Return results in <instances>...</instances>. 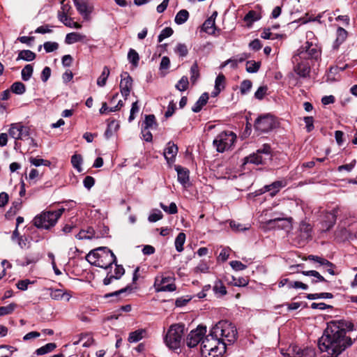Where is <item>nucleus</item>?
I'll return each mask as SVG.
<instances>
[{"mask_svg": "<svg viewBox=\"0 0 357 357\" xmlns=\"http://www.w3.org/2000/svg\"><path fill=\"white\" fill-rule=\"evenodd\" d=\"M18 245L22 248H29L30 243L28 241L27 237L25 236H22L19 237L17 240Z\"/></svg>", "mask_w": 357, "mask_h": 357, "instance_id": "59", "label": "nucleus"}, {"mask_svg": "<svg viewBox=\"0 0 357 357\" xmlns=\"http://www.w3.org/2000/svg\"><path fill=\"white\" fill-rule=\"evenodd\" d=\"M304 121L306 126L307 132H310L314 129V120L312 116H306L304 118Z\"/></svg>", "mask_w": 357, "mask_h": 357, "instance_id": "63", "label": "nucleus"}, {"mask_svg": "<svg viewBox=\"0 0 357 357\" xmlns=\"http://www.w3.org/2000/svg\"><path fill=\"white\" fill-rule=\"evenodd\" d=\"M236 326L230 321L221 320L211 328V335L217 336L226 344L233 343L237 338Z\"/></svg>", "mask_w": 357, "mask_h": 357, "instance_id": "3", "label": "nucleus"}, {"mask_svg": "<svg viewBox=\"0 0 357 357\" xmlns=\"http://www.w3.org/2000/svg\"><path fill=\"white\" fill-rule=\"evenodd\" d=\"M268 87L266 86H261L259 87L257 91L255 93V98L258 100H262L265 96Z\"/></svg>", "mask_w": 357, "mask_h": 357, "instance_id": "55", "label": "nucleus"}, {"mask_svg": "<svg viewBox=\"0 0 357 357\" xmlns=\"http://www.w3.org/2000/svg\"><path fill=\"white\" fill-rule=\"evenodd\" d=\"M51 75V69L50 67L46 66L43 68L41 73V79L43 82H46Z\"/></svg>", "mask_w": 357, "mask_h": 357, "instance_id": "64", "label": "nucleus"}, {"mask_svg": "<svg viewBox=\"0 0 357 357\" xmlns=\"http://www.w3.org/2000/svg\"><path fill=\"white\" fill-rule=\"evenodd\" d=\"M86 260L91 265L105 269L116 263L115 255L107 247H100L91 250L86 255Z\"/></svg>", "mask_w": 357, "mask_h": 357, "instance_id": "1", "label": "nucleus"}, {"mask_svg": "<svg viewBox=\"0 0 357 357\" xmlns=\"http://www.w3.org/2000/svg\"><path fill=\"white\" fill-rule=\"evenodd\" d=\"M338 208H335L331 211L325 215V220L322 222V227L324 231H328L335 224Z\"/></svg>", "mask_w": 357, "mask_h": 357, "instance_id": "16", "label": "nucleus"}, {"mask_svg": "<svg viewBox=\"0 0 357 357\" xmlns=\"http://www.w3.org/2000/svg\"><path fill=\"white\" fill-rule=\"evenodd\" d=\"M146 335L145 329H138L130 333L128 340L129 342H137L144 338Z\"/></svg>", "mask_w": 357, "mask_h": 357, "instance_id": "24", "label": "nucleus"}, {"mask_svg": "<svg viewBox=\"0 0 357 357\" xmlns=\"http://www.w3.org/2000/svg\"><path fill=\"white\" fill-rule=\"evenodd\" d=\"M301 236L304 240H309L312 238V227L310 224L302 221L299 227Z\"/></svg>", "mask_w": 357, "mask_h": 357, "instance_id": "22", "label": "nucleus"}, {"mask_svg": "<svg viewBox=\"0 0 357 357\" xmlns=\"http://www.w3.org/2000/svg\"><path fill=\"white\" fill-rule=\"evenodd\" d=\"M160 206L164 211L169 214H176L178 212L176 204L174 202H172L169 206L162 203H160Z\"/></svg>", "mask_w": 357, "mask_h": 357, "instance_id": "46", "label": "nucleus"}, {"mask_svg": "<svg viewBox=\"0 0 357 357\" xmlns=\"http://www.w3.org/2000/svg\"><path fill=\"white\" fill-rule=\"evenodd\" d=\"M175 170L177 172L178 181L185 187L189 181V171L180 165L175 166Z\"/></svg>", "mask_w": 357, "mask_h": 357, "instance_id": "21", "label": "nucleus"}, {"mask_svg": "<svg viewBox=\"0 0 357 357\" xmlns=\"http://www.w3.org/2000/svg\"><path fill=\"white\" fill-rule=\"evenodd\" d=\"M95 237V231L93 228L89 227L86 230H81L77 235V239H91Z\"/></svg>", "mask_w": 357, "mask_h": 357, "instance_id": "29", "label": "nucleus"}, {"mask_svg": "<svg viewBox=\"0 0 357 357\" xmlns=\"http://www.w3.org/2000/svg\"><path fill=\"white\" fill-rule=\"evenodd\" d=\"M33 72V66L31 64L26 65L22 70L21 75L22 80L26 82L30 79Z\"/></svg>", "mask_w": 357, "mask_h": 357, "instance_id": "34", "label": "nucleus"}, {"mask_svg": "<svg viewBox=\"0 0 357 357\" xmlns=\"http://www.w3.org/2000/svg\"><path fill=\"white\" fill-rule=\"evenodd\" d=\"M189 85L188 79L186 76H183L181 79L176 84L175 87L180 91H185Z\"/></svg>", "mask_w": 357, "mask_h": 357, "instance_id": "42", "label": "nucleus"}, {"mask_svg": "<svg viewBox=\"0 0 357 357\" xmlns=\"http://www.w3.org/2000/svg\"><path fill=\"white\" fill-rule=\"evenodd\" d=\"M277 122L274 116L267 114L259 116L255 122V128L260 132H268L276 127Z\"/></svg>", "mask_w": 357, "mask_h": 357, "instance_id": "8", "label": "nucleus"}, {"mask_svg": "<svg viewBox=\"0 0 357 357\" xmlns=\"http://www.w3.org/2000/svg\"><path fill=\"white\" fill-rule=\"evenodd\" d=\"M8 133L9 135L15 140H23L29 138V128L24 126L22 123H12Z\"/></svg>", "mask_w": 357, "mask_h": 357, "instance_id": "11", "label": "nucleus"}, {"mask_svg": "<svg viewBox=\"0 0 357 357\" xmlns=\"http://www.w3.org/2000/svg\"><path fill=\"white\" fill-rule=\"evenodd\" d=\"M146 130L153 128L156 125L155 117L153 114L146 115L144 122Z\"/></svg>", "mask_w": 357, "mask_h": 357, "instance_id": "45", "label": "nucleus"}, {"mask_svg": "<svg viewBox=\"0 0 357 357\" xmlns=\"http://www.w3.org/2000/svg\"><path fill=\"white\" fill-rule=\"evenodd\" d=\"M208 100V95L207 93H204L199 98L198 100L195 102L194 106L192 107V110L194 112H199L202 107L207 103Z\"/></svg>", "mask_w": 357, "mask_h": 357, "instance_id": "26", "label": "nucleus"}, {"mask_svg": "<svg viewBox=\"0 0 357 357\" xmlns=\"http://www.w3.org/2000/svg\"><path fill=\"white\" fill-rule=\"evenodd\" d=\"M303 59H298V61L292 62L295 63L294 71L301 77H306L309 75L310 72V65L307 62L302 61Z\"/></svg>", "mask_w": 357, "mask_h": 357, "instance_id": "17", "label": "nucleus"}, {"mask_svg": "<svg viewBox=\"0 0 357 357\" xmlns=\"http://www.w3.org/2000/svg\"><path fill=\"white\" fill-rule=\"evenodd\" d=\"M287 185L286 180L277 181L270 185H265L261 190V193L270 192V195L274 197L280 190L281 188Z\"/></svg>", "mask_w": 357, "mask_h": 357, "instance_id": "15", "label": "nucleus"}, {"mask_svg": "<svg viewBox=\"0 0 357 357\" xmlns=\"http://www.w3.org/2000/svg\"><path fill=\"white\" fill-rule=\"evenodd\" d=\"M267 158L260 155L257 151L244 158L243 164L252 163L255 165H263L266 163Z\"/></svg>", "mask_w": 357, "mask_h": 357, "instance_id": "20", "label": "nucleus"}, {"mask_svg": "<svg viewBox=\"0 0 357 357\" xmlns=\"http://www.w3.org/2000/svg\"><path fill=\"white\" fill-rule=\"evenodd\" d=\"M184 332V324H172L168 329L164 341L170 349H177L180 347Z\"/></svg>", "mask_w": 357, "mask_h": 357, "instance_id": "5", "label": "nucleus"}, {"mask_svg": "<svg viewBox=\"0 0 357 357\" xmlns=\"http://www.w3.org/2000/svg\"><path fill=\"white\" fill-rule=\"evenodd\" d=\"M202 30L208 33L213 34L215 31V22L213 21V18H208L205 20L202 25Z\"/></svg>", "mask_w": 357, "mask_h": 357, "instance_id": "28", "label": "nucleus"}, {"mask_svg": "<svg viewBox=\"0 0 357 357\" xmlns=\"http://www.w3.org/2000/svg\"><path fill=\"white\" fill-rule=\"evenodd\" d=\"M10 89L13 93L21 95L25 92L26 86L22 82H16L11 85Z\"/></svg>", "mask_w": 357, "mask_h": 357, "instance_id": "35", "label": "nucleus"}, {"mask_svg": "<svg viewBox=\"0 0 357 357\" xmlns=\"http://www.w3.org/2000/svg\"><path fill=\"white\" fill-rule=\"evenodd\" d=\"M178 150V146L174 143L172 142L167 143L164 151V156L169 164L174 162Z\"/></svg>", "mask_w": 357, "mask_h": 357, "instance_id": "18", "label": "nucleus"}, {"mask_svg": "<svg viewBox=\"0 0 357 357\" xmlns=\"http://www.w3.org/2000/svg\"><path fill=\"white\" fill-rule=\"evenodd\" d=\"M227 344L210 333L202 340L200 354L202 357H222L226 351Z\"/></svg>", "mask_w": 357, "mask_h": 357, "instance_id": "2", "label": "nucleus"}, {"mask_svg": "<svg viewBox=\"0 0 357 357\" xmlns=\"http://www.w3.org/2000/svg\"><path fill=\"white\" fill-rule=\"evenodd\" d=\"M109 75V69L107 66H105L103 68V70L100 75V77L98 78L97 80V84L99 86H104L106 84L107 79Z\"/></svg>", "mask_w": 357, "mask_h": 357, "instance_id": "33", "label": "nucleus"}, {"mask_svg": "<svg viewBox=\"0 0 357 357\" xmlns=\"http://www.w3.org/2000/svg\"><path fill=\"white\" fill-rule=\"evenodd\" d=\"M225 77L222 74H220L215 79V87L220 90H223L225 88Z\"/></svg>", "mask_w": 357, "mask_h": 357, "instance_id": "54", "label": "nucleus"}, {"mask_svg": "<svg viewBox=\"0 0 357 357\" xmlns=\"http://www.w3.org/2000/svg\"><path fill=\"white\" fill-rule=\"evenodd\" d=\"M57 17L59 20L66 26H68V23L72 22L73 20L72 17L68 16V14L66 12L59 11Z\"/></svg>", "mask_w": 357, "mask_h": 357, "instance_id": "51", "label": "nucleus"}, {"mask_svg": "<svg viewBox=\"0 0 357 357\" xmlns=\"http://www.w3.org/2000/svg\"><path fill=\"white\" fill-rule=\"evenodd\" d=\"M73 2L78 13L84 20H89L93 10V5L90 0H73Z\"/></svg>", "mask_w": 357, "mask_h": 357, "instance_id": "12", "label": "nucleus"}, {"mask_svg": "<svg viewBox=\"0 0 357 357\" xmlns=\"http://www.w3.org/2000/svg\"><path fill=\"white\" fill-rule=\"evenodd\" d=\"M29 160L31 165L36 167H39L40 165L49 167L51 165L50 161L38 158H31Z\"/></svg>", "mask_w": 357, "mask_h": 357, "instance_id": "49", "label": "nucleus"}, {"mask_svg": "<svg viewBox=\"0 0 357 357\" xmlns=\"http://www.w3.org/2000/svg\"><path fill=\"white\" fill-rule=\"evenodd\" d=\"M174 51L181 57H185L188 54V49L185 44L178 43L176 46Z\"/></svg>", "mask_w": 357, "mask_h": 357, "instance_id": "43", "label": "nucleus"}, {"mask_svg": "<svg viewBox=\"0 0 357 357\" xmlns=\"http://www.w3.org/2000/svg\"><path fill=\"white\" fill-rule=\"evenodd\" d=\"M261 63L255 61H248L246 63V70L250 73H257L260 68Z\"/></svg>", "mask_w": 357, "mask_h": 357, "instance_id": "41", "label": "nucleus"}, {"mask_svg": "<svg viewBox=\"0 0 357 357\" xmlns=\"http://www.w3.org/2000/svg\"><path fill=\"white\" fill-rule=\"evenodd\" d=\"M206 333V326H199L196 329L192 330L188 335L186 338V344L190 348L195 347L201 341Z\"/></svg>", "mask_w": 357, "mask_h": 357, "instance_id": "10", "label": "nucleus"}, {"mask_svg": "<svg viewBox=\"0 0 357 357\" xmlns=\"http://www.w3.org/2000/svg\"><path fill=\"white\" fill-rule=\"evenodd\" d=\"M260 155H264L267 160L271 159V148L268 144H264L261 148L257 151Z\"/></svg>", "mask_w": 357, "mask_h": 357, "instance_id": "44", "label": "nucleus"}, {"mask_svg": "<svg viewBox=\"0 0 357 357\" xmlns=\"http://www.w3.org/2000/svg\"><path fill=\"white\" fill-rule=\"evenodd\" d=\"M125 273V270L123 266L117 265L116 264V267L114 269V273L112 274L114 277L115 280H119L121 278V276Z\"/></svg>", "mask_w": 357, "mask_h": 357, "instance_id": "58", "label": "nucleus"}, {"mask_svg": "<svg viewBox=\"0 0 357 357\" xmlns=\"http://www.w3.org/2000/svg\"><path fill=\"white\" fill-rule=\"evenodd\" d=\"M64 211V208H61L56 211L43 212L34 218L33 225L38 228L48 229L56 223Z\"/></svg>", "mask_w": 357, "mask_h": 357, "instance_id": "4", "label": "nucleus"}, {"mask_svg": "<svg viewBox=\"0 0 357 357\" xmlns=\"http://www.w3.org/2000/svg\"><path fill=\"white\" fill-rule=\"evenodd\" d=\"M236 139V135L231 131L222 132L213 142V146L219 153L229 150Z\"/></svg>", "mask_w": 357, "mask_h": 357, "instance_id": "6", "label": "nucleus"}, {"mask_svg": "<svg viewBox=\"0 0 357 357\" xmlns=\"http://www.w3.org/2000/svg\"><path fill=\"white\" fill-rule=\"evenodd\" d=\"M46 52H52L59 48V44L56 42H45L43 45Z\"/></svg>", "mask_w": 357, "mask_h": 357, "instance_id": "52", "label": "nucleus"}, {"mask_svg": "<svg viewBox=\"0 0 357 357\" xmlns=\"http://www.w3.org/2000/svg\"><path fill=\"white\" fill-rule=\"evenodd\" d=\"M85 38L84 36L77 32L69 33L66 36L65 43L68 45H71L79 41H82Z\"/></svg>", "mask_w": 357, "mask_h": 357, "instance_id": "27", "label": "nucleus"}, {"mask_svg": "<svg viewBox=\"0 0 357 357\" xmlns=\"http://www.w3.org/2000/svg\"><path fill=\"white\" fill-rule=\"evenodd\" d=\"M308 259L314 261L315 262L319 263L321 266L323 264L330 265V261L323 257L315 256V255H309Z\"/></svg>", "mask_w": 357, "mask_h": 357, "instance_id": "57", "label": "nucleus"}, {"mask_svg": "<svg viewBox=\"0 0 357 357\" xmlns=\"http://www.w3.org/2000/svg\"><path fill=\"white\" fill-rule=\"evenodd\" d=\"M252 86V83L250 80H249V79L243 80L241 82V86H240V91H241V94L245 95V94L248 93L250 91Z\"/></svg>", "mask_w": 357, "mask_h": 357, "instance_id": "48", "label": "nucleus"}, {"mask_svg": "<svg viewBox=\"0 0 357 357\" xmlns=\"http://www.w3.org/2000/svg\"><path fill=\"white\" fill-rule=\"evenodd\" d=\"M336 34L337 37L335 40V43H337V45H339L340 44H342L347 38V31L342 27H338L337 29Z\"/></svg>", "mask_w": 357, "mask_h": 357, "instance_id": "39", "label": "nucleus"}, {"mask_svg": "<svg viewBox=\"0 0 357 357\" xmlns=\"http://www.w3.org/2000/svg\"><path fill=\"white\" fill-rule=\"evenodd\" d=\"M36 54L29 50H21L18 53V56L16 59L17 61L24 60L26 61H31L36 59Z\"/></svg>", "mask_w": 357, "mask_h": 357, "instance_id": "25", "label": "nucleus"}, {"mask_svg": "<svg viewBox=\"0 0 357 357\" xmlns=\"http://www.w3.org/2000/svg\"><path fill=\"white\" fill-rule=\"evenodd\" d=\"M321 55V50L311 42H306L303 46L297 50V54L293 56L294 61L298 59H317Z\"/></svg>", "mask_w": 357, "mask_h": 357, "instance_id": "7", "label": "nucleus"}, {"mask_svg": "<svg viewBox=\"0 0 357 357\" xmlns=\"http://www.w3.org/2000/svg\"><path fill=\"white\" fill-rule=\"evenodd\" d=\"M259 17H257V13L254 10L249 11L244 17V20L245 22H253L257 21Z\"/></svg>", "mask_w": 357, "mask_h": 357, "instance_id": "60", "label": "nucleus"}, {"mask_svg": "<svg viewBox=\"0 0 357 357\" xmlns=\"http://www.w3.org/2000/svg\"><path fill=\"white\" fill-rule=\"evenodd\" d=\"M128 59L132 66L136 67L139 63V56L135 50L130 49L128 53Z\"/></svg>", "mask_w": 357, "mask_h": 357, "instance_id": "38", "label": "nucleus"}, {"mask_svg": "<svg viewBox=\"0 0 357 357\" xmlns=\"http://www.w3.org/2000/svg\"><path fill=\"white\" fill-rule=\"evenodd\" d=\"M185 241V234L183 232H180L175 239L176 250L181 252L183 250V245Z\"/></svg>", "mask_w": 357, "mask_h": 357, "instance_id": "32", "label": "nucleus"}, {"mask_svg": "<svg viewBox=\"0 0 357 357\" xmlns=\"http://www.w3.org/2000/svg\"><path fill=\"white\" fill-rule=\"evenodd\" d=\"M231 268L235 271H243L246 268V265L242 264L239 261H231L229 263Z\"/></svg>", "mask_w": 357, "mask_h": 357, "instance_id": "61", "label": "nucleus"}, {"mask_svg": "<svg viewBox=\"0 0 357 357\" xmlns=\"http://www.w3.org/2000/svg\"><path fill=\"white\" fill-rule=\"evenodd\" d=\"M120 90L122 96L127 99L132 87V78L127 72L121 75Z\"/></svg>", "mask_w": 357, "mask_h": 357, "instance_id": "13", "label": "nucleus"}, {"mask_svg": "<svg viewBox=\"0 0 357 357\" xmlns=\"http://www.w3.org/2000/svg\"><path fill=\"white\" fill-rule=\"evenodd\" d=\"M308 286L299 281L295 282H289V289H307Z\"/></svg>", "mask_w": 357, "mask_h": 357, "instance_id": "56", "label": "nucleus"}, {"mask_svg": "<svg viewBox=\"0 0 357 357\" xmlns=\"http://www.w3.org/2000/svg\"><path fill=\"white\" fill-rule=\"evenodd\" d=\"M50 296L51 298L56 300V301H60L65 299L66 301H68L70 298L72 297L71 293L69 291L67 290H63L60 289H50Z\"/></svg>", "mask_w": 357, "mask_h": 357, "instance_id": "19", "label": "nucleus"}, {"mask_svg": "<svg viewBox=\"0 0 357 357\" xmlns=\"http://www.w3.org/2000/svg\"><path fill=\"white\" fill-rule=\"evenodd\" d=\"M56 347V345L55 343H47L45 345L37 349L35 353L38 356L44 355L54 351Z\"/></svg>", "mask_w": 357, "mask_h": 357, "instance_id": "30", "label": "nucleus"}, {"mask_svg": "<svg viewBox=\"0 0 357 357\" xmlns=\"http://www.w3.org/2000/svg\"><path fill=\"white\" fill-rule=\"evenodd\" d=\"M16 307L17 305L14 303L0 307V317L12 314Z\"/></svg>", "mask_w": 357, "mask_h": 357, "instance_id": "40", "label": "nucleus"}, {"mask_svg": "<svg viewBox=\"0 0 357 357\" xmlns=\"http://www.w3.org/2000/svg\"><path fill=\"white\" fill-rule=\"evenodd\" d=\"M173 33V29L171 27L165 28L158 36V42L161 43L164 39L170 37Z\"/></svg>", "mask_w": 357, "mask_h": 357, "instance_id": "50", "label": "nucleus"}, {"mask_svg": "<svg viewBox=\"0 0 357 357\" xmlns=\"http://www.w3.org/2000/svg\"><path fill=\"white\" fill-rule=\"evenodd\" d=\"M213 290L215 293H219L222 296L227 294L226 287L221 280L215 281L213 286Z\"/></svg>", "mask_w": 357, "mask_h": 357, "instance_id": "47", "label": "nucleus"}, {"mask_svg": "<svg viewBox=\"0 0 357 357\" xmlns=\"http://www.w3.org/2000/svg\"><path fill=\"white\" fill-rule=\"evenodd\" d=\"M190 74H191L190 81L193 84H195L196 83L197 80L199 77V67H198V64L197 62H195L192 65V66L190 68Z\"/></svg>", "mask_w": 357, "mask_h": 357, "instance_id": "37", "label": "nucleus"}, {"mask_svg": "<svg viewBox=\"0 0 357 357\" xmlns=\"http://www.w3.org/2000/svg\"><path fill=\"white\" fill-rule=\"evenodd\" d=\"M189 18V13L187 10H181L176 14L174 21L177 24H183Z\"/></svg>", "mask_w": 357, "mask_h": 357, "instance_id": "31", "label": "nucleus"}, {"mask_svg": "<svg viewBox=\"0 0 357 357\" xmlns=\"http://www.w3.org/2000/svg\"><path fill=\"white\" fill-rule=\"evenodd\" d=\"M301 273L305 276L311 277V282L312 284L321 282H328V281L317 271H303Z\"/></svg>", "mask_w": 357, "mask_h": 357, "instance_id": "23", "label": "nucleus"}, {"mask_svg": "<svg viewBox=\"0 0 357 357\" xmlns=\"http://www.w3.org/2000/svg\"><path fill=\"white\" fill-rule=\"evenodd\" d=\"M174 278L163 274L156 276L154 287L156 291H174L176 287L174 283Z\"/></svg>", "mask_w": 357, "mask_h": 357, "instance_id": "9", "label": "nucleus"}, {"mask_svg": "<svg viewBox=\"0 0 357 357\" xmlns=\"http://www.w3.org/2000/svg\"><path fill=\"white\" fill-rule=\"evenodd\" d=\"M231 283H232L234 286L245 287L248 284V280L245 278H236L232 276V281Z\"/></svg>", "mask_w": 357, "mask_h": 357, "instance_id": "53", "label": "nucleus"}, {"mask_svg": "<svg viewBox=\"0 0 357 357\" xmlns=\"http://www.w3.org/2000/svg\"><path fill=\"white\" fill-rule=\"evenodd\" d=\"M209 269L208 264L204 261H201L195 268L196 272L206 273Z\"/></svg>", "mask_w": 357, "mask_h": 357, "instance_id": "62", "label": "nucleus"}, {"mask_svg": "<svg viewBox=\"0 0 357 357\" xmlns=\"http://www.w3.org/2000/svg\"><path fill=\"white\" fill-rule=\"evenodd\" d=\"M82 157L81 155L75 154L71 157V163L75 169H76L79 172H81L82 169L81 167V165L82 163Z\"/></svg>", "mask_w": 357, "mask_h": 357, "instance_id": "36", "label": "nucleus"}, {"mask_svg": "<svg viewBox=\"0 0 357 357\" xmlns=\"http://www.w3.org/2000/svg\"><path fill=\"white\" fill-rule=\"evenodd\" d=\"M288 355L291 357H317L312 349H301L296 345H291L288 349Z\"/></svg>", "mask_w": 357, "mask_h": 357, "instance_id": "14", "label": "nucleus"}]
</instances>
